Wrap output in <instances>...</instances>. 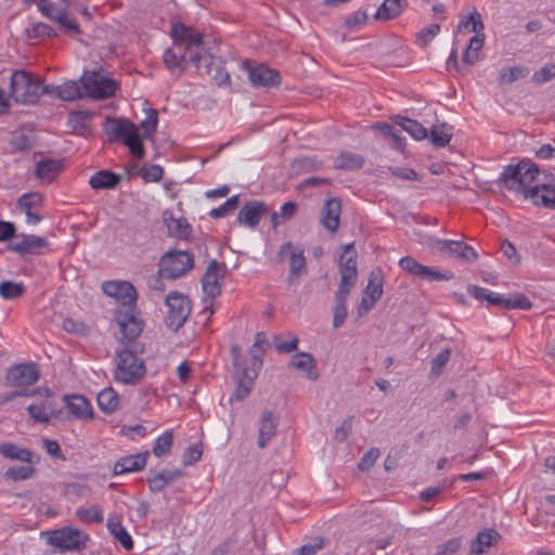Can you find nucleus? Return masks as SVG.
<instances>
[{
    "label": "nucleus",
    "instance_id": "nucleus-10",
    "mask_svg": "<svg viewBox=\"0 0 555 555\" xmlns=\"http://www.w3.org/2000/svg\"><path fill=\"white\" fill-rule=\"evenodd\" d=\"M262 365V358L258 354H253L251 366L243 367L242 370L234 371V379L236 383L235 391L231 396L230 401L244 400L247 398L254 387V380L258 375V371Z\"/></svg>",
    "mask_w": 555,
    "mask_h": 555
},
{
    "label": "nucleus",
    "instance_id": "nucleus-54",
    "mask_svg": "<svg viewBox=\"0 0 555 555\" xmlns=\"http://www.w3.org/2000/svg\"><path fill=\"white\" fill-rule=\"evenodd\" d=\"M321 163L314 156H304L298 157L293 160L292 163V169L294 171H304V172H310L313 170H317L320 167Z\"/></svg>",
    "mask_w": 555,
    "mask_h": 555
},
{
    "label": "nucleus",
    "instance_id": "nucleus-1",
    "mask_svg": "<svg viewBox=\"0 0 555 555\" xmlns=\"http://www.w3.org/2000/svg\"><path fill=\"white\" fill-rule=\"evenodd\" d=\"M102 291L120 302L121 307L115 310L114 319L120 327L122 343H132L143 330V322L135 314V287L127 281H106L102 284Z\"/></svg>",
    "mask_w": 555,
    "mask_h": 555
},
{
    "label": "nucleus",
    "instance_id": "nucleus-61",
    "mask_svg": "<svg viewBox=\"0 0 555 555\" xmlns=\"http://www.w3.org/2000/svg\"><path fill=\"white\" fill-rule=\"evenodd\" d=\"M91 488L86 483L69 482L64 487V493L77 498H88L91 495Z\"/></svg>",
    "mask_w": 555,
    "mask_h": 555
},
{
    "label": "nucleus",
    "instance_id": "nucleus-4",
    "mask_svg": "<svg viewBox=\"0 0 555 555\" xmlns=\"http://www.w3.org/2000/svg\"><path fill=\"white\" fill-rule=\"evenodd\" d=\"M539 173V166L531 159L524 158L516 165L506 166L501 172L499 181L507 190L526 196V192L532 188L530 185L537 180Z\"/></svg>",
    "mask_w": 555,
    "mask_h": 555
},
{
    "label": "nucleus",
    "instance_id": "nucleus-40",
    "mask_svg": "<svg viewBox=\"0 0 555 555\" xmlns=\"http://www.w3.org/2000/svg\"><path fill=\"white\" fill-rule=\"evenodd\" d=\"M349 295L344 291H337L335 293V306H334V318H333V326L334 328L340 327L346 318H347V307L346 301Z\"/></svg>",
    "mask_w": 555,
    "mask_h": 555
},
{
    "label": "nucleus",
    "instance_id": "nucleus-41",
    "mask_svg": "<svg viewBox=\"0 0 555 555\" xmlns=\"http://www.w3.org/2000/svg\"><path fill=\"white\" fill-rule=\"evenodd\" d=\"M166 222L168 232L173 237L188 238L192 233V227L184 218L170 217Z\"/></svg>",
    "mask_w": 555,
    "mask_h": 555
},
{
    "label": "nucleus",
    "instance_id": "nucleus-33",
    "mask_svg": "<svg viewBox=\"0 0 555 555\" xmlns=\"http://www.w3.org/2000/svg\"><path fill=\"white\" fill-rule=\"evenodd\" d=\"M406 7L405 0H384L375 13L378 21H389L398 17Z\"/></svg>",
    "mask_w": 555,
    "mask_h": 555
},
{
    "label": "nucleus",
    "instance_id": "nucleus-44",
    "mask_svg": "<svg viewBox=\"0 0 555 555\" xmlns=\"http://www.w3.org/2000/svg\"><path fill=\"white\" fill-rule=\"evenodd\" d=\"M483 29L481 15L475 11L468 16H462L457 25V30L463 33L474 31L479 34Z\"/></svg>",
    "mask_w": 555,
    "mask_h": 555
},
{
    "label": "nucleus",
    "instance_id": "nucleus-45",
    "mask_svg": "<svg viewBox=\"0 0 555 555\" xmlns=\"http://www.w3.org/2000/svg\"><path fill=\"white\" fill-rule=\"evenodd\" d=\"M364 164V159L361 155L343 152L335 160V168L337 169H358Z\"/></svg>",
    "mask_w": 555,
    "mask_h": 555
},
{
    "label": "nucleus",
    "instance_id": "nucleus-35",
    "mask_svg": "<svg viewBox=\"0 0 555 555\" xmlns=\"http://www.w3.org/2000/svg\"><path fill=\"white\" fill-rule=\"evenodd\" d=\"M107 529L109 533L118 540V542L121 544V546L130 551L133 548V540L129 532L126 530V528L121 525L118 518L111 517L107 520Z\"/></svg>",
    "mask_w": 555,
    "mask_h": 555
},
{
    "label": "nucleus",
    "instance_id": "nucleus-28",
    "mask_svg": "<svg viewBox=\"0 0 555 555\" xmlns=\"http://www.w3.org/2000/svg\"><path fill=\"white\" fill-rule=\"evenodd\" d=\"M278 423L270 411H264L260 417L258 447L266 448L268 442L276 435Z\"/></svg>",
    "mask_w": 555,
    "mask_h": 555
},
{
    "label": "nucleus",
    "instance_id": "nucleus-55",
    "mask_svg": "<svg viewBox=\"0 0 555 555\" xmlns=\"http://www.w3.org/2000/svg\"><path fill=\"white\" fill-rule=\"evenodd\" d=\"M325 542L326 540L324 538L314 537L300 547L296 548L295 552L297 555H315L325 546Z\"/></svg>",
    "mask_w": 555,
    "mask_h": 555
},
{
    "label": "nucleus",
    "instance_id": "nucleus-49",
    "mask_svg": "<svg viewBox=\"0 0 555 555\" xmlns=\"http://www.w3.org/2000/svg\"><path fill=\"white\" fill-rule=\"evenodd\" d=\"M76 516L85 522L101 524L103 521L102 509L98 505L90 507H79L76 511Z\"/></svg>",
    "mask_w": 555,
    "mask_h": 555
},
{
    "label": "nucleus",
    "instance_id": "nucleus-42",
    "mask_svg": "<svg viewBox=\"0 0 555 555\" xmlns=\"http://www.w3.org/2000/svg\"><path fill=\"white\" fill-rule=\"evenodd\" d=\"M482 47H483V35L477 34L476 36L470 38V40L466 47V50L463 54L462 62L468 66L474 65L479 59L478 52L481 50Z\"/></svg>",
    "mask_w": 555,
    "mask_h": 555
},
{
    "label": "nucleus",
    "instance_id": "nucleus-38",
    "mask_svg": "<svg viewBox=\"0 0 555 555\" xmlns=\"http://www.w3.org/2000/svg\"><path fill=\"white\" fill-rule=\"evenodd\" d=\"M0 454L5 459L17 460L23 463H33V453L30 450L21 448L11 442L0 444Z\"/></svg>",
    "mask_w": 555,
    "mask_h": 555
},
{
    "label": "nucleus",
    "instance_id": "nucleus-36",
    "mask_svg": "<svg viewBox=\"0 0 555 555\" xmlns=\"http://www.w3.org/2000/svg\"><path fill=\"white\" fill-rule=\"evenodd\" d=\"M41 203V197L36 193H28L22 195L17 199L18 208L26 214L28 223H37L41 220V217L31 211V209Z\"/></svg>",
    "mask_w": 555,
    "mask_h": 555
},
{
    "label": "nucleus",
    "instance_id": "nucleus-13",
    "mask_svg": "<svg viewBox=\"0 0 555 555\" xmlns=\"http://www.w3.org/2000/svg\"><path fill=\"white\" fill-rule=\"evenodd\" d=\"M86 535L78 529L61 528L51 532L49 543L62 551H79L85 545Z\"/></svg>",
    "mask_w": 555,
    "mask_h": 555
},
{
    "label": "nucleus",
    "instance_id": "nucleus-30",
    "mask_svg": "<svg viewBox=\"0 0 555 555\" xmlns=\"http://www.w3.org/2000/svg\"><path fill=\"white\" fill-rule=\"evenodd\" d=\"M291 367L307 373V377L311 380L319 378V374L314 371L315 360L308 352H298L294 354L288 364Z\"/></svg>",
    "mask_w": 555,
    "mask_h": 555
},
{
    "label": "nucleus",
    "instance_id": "nucleus-51",
    "mask_svg": "<svg viewBox=\"0 0 555 555\" xmlns=\"http://www.w3.org/2000/svg\"><path fill=\"white\" fill-rule=\"evenodd\" d=\"M56 22L66 33L79 34L80 27L77 21L72 17L66 7H62V13L57 15Z\"/></svg>",
    "mask_w": 555,
    "mask_h": 555
},
{
    "label": "nucleus",
    "instance_id": "nucleus-34",
    "mask_svg": "<svg viewBox=\"0 0 555 555\" xmlns=\"http://www.w3.org/2000/svg\"><path fill=\"white\" fill-rule=\"evenodd\" d=\"M393 121L415 140L420 141L428 137V130L417 120L398 115L393 117Z\"/></svg>",
    "mask_w": 555,
    "mask_h": 555
},
{
    "label": "nucleus",
    "instance_id": "nucleus-9",
    "mask_svg": "<svg viewBox=\"0 0 555 555\" xmlns=\"http://www.w3.org/2000/svg\"><path fill=\"white\" fill-rule=\"evenodd\" d=\"M85 93L95 100H104L114 96L118 83L113 78L104 77L96 72L87 73L81 78Z\"/></svg>",
    "mask_w": 555,
    "mask_h": 555
},
{
    "label": "nucleus",
    "instance_id": "nucleus-59",
    "mask_svg": "<svg viewBox=\"0 0 555 555\" xmlns=\"http://www.w3.org/2000/svg\"><path fill=\"white\" fill-rule=\"evenodd\" d=\"M37 8L43 16L51 21H55L57 15L62 13V7L55 5L50 0H38Z\"/></svg>",
    "mask_w": 555,
    "mask_h": 555
},
{
    "label": "nucleus",
    "instance_id": "nucleus-26",
    "mask_svg": "<svg viewBox=\"0 0 555 555\" xmlns=\"http://www.w3.org/2000/svg\"><path fill=\"white\" fill-rule=\"evenodd\" d=\"M500 538V533L494 529L479 531L470 542L469 555L483 554L488 547L495 545Z\"/></svg>",
    "mask_w": 555,
    "mask_h": 555
},
{
    "label": "nucleus",
    "instance_id": "nucleus-17",
    "mask_svg": "<svg viewBox=\"0 0 555 555\" xmlns=\"http://www.w3.org/2000/svg\"><path fill=\"white\" fill-rule=\"evenodd\" d=\"M269 212L270 209L263 202L249 201L240 209L236 221L240 225L255 229Z\"/></svg>",
    "mask_w": 555,
    "mask_h": 555
},
{
    "label": "nucleus",
    "instance_id": "nucleus-14",
    "mask_svg": "<svg viewBox=\"0 0 555 555\" xmlns=\"http://www.w3.org/2000/svg\"><path fill=\"white\" fill-rule=\"evenodd\" d=\"M399 267L409 274L426 280L428 282L449 281L453 278L452 273L440 272L431 267L424 266L411 256L402 257L399 260Z\"/></svg>",
    "mask_w": 555,
    "mask_h": 555
},
{
    "label": "nucleus",
    "instance_id": "nucleus-7",
    "mask_svg": "<svg viewBox=\"0 0 555 555\" xmlns=\"http://www.w3.org/2000/svg\"><path fill=\"white\" fill-rule=\"evenodd\" d=\"M194 267V258L184 250H169L159 260V276L177 280L184 276Z\"/></svg>",
    "mask_w": 555,
    "mask_h": 555
},
{
    "label": "nucleus",
    "instance_id": "nucleus-27",
    "mask_svg": "<svg viewBox=\"0 0 555 555\" xmlns=\"http://www.w3.org/2000/svg\"><path fill=\"white\" fill-rule=\"evenodd\" d=\"M452 137V126L448 125L447 122H437L430 127L427 138L435 147L441 149L450 143Z\"/></svg>",
    "mask_w": 555,
    "mask_h": 555
},
{
    "label": "nucleus",
    "instance_id": "nucleus-48",
    "mask_svg": "<svg viewBox=\"0 0 555 555\" xmlns=\"http://www.w3.org/2000/svg\"><path fill=\"white\" fill-rule=\"evenodd\" d=\"M88 118L89 114L87 112H73L69 114L68 121L73 126L74 130L78 131L82 135H87L91 133Z\"/></svg>",
    "mask_w": 555,
    "mask_h": 555
},
{
    "label": "nucleus",
    "instance_id": "nucleus-64",
    "mask_svg": "<svg viewBox=\"0 0 555 555\" xmlns=\"http://www.w3.org/2000/svg\"><path fill=\"white\" fill-rule=\"evenodd\" d=\"M380 452L378 448H371L361 459L359 468L362 472L369 470L374 466L375 462L379 457Z\"/></svg>",
    "mask_w": 555,
    "mask_h": 555
},
{
    "label": "nucleus",
    "instance_id": "nucleus-5",
    "mask_svg": "<svg viewBox=\"0 0 555 555\" xmlns=\"http://www.w3.org/2000/svg\"><path fill=\"white\" fill-rule=\"evenodd\" d=\"M46 92H50L49 87H43L38 76L23 69L12 73L10 94L17 103L34 104Z\"/></svg>",
    "mask_w": 555,
    "mask_h": 555
},
{
    "label": "nucleus",
    "instance_id": "nucleus-16",
    "mask_svg": "<svg viewBox=\"0 0 555 555\" xmlns=\"http://www.w3.org/2000/svg\"><path fill=\"white\" fill-rule=\"evenodd\" d=\"M39 371L34 363H21L7 371V384L12 387H26L39 379Z\"/></svg>",
    "mask_w": 555,
    "mask_h": 555
},
{
    "label": "nucleus",
    "instance_id": "nucleus-11",
    "mask_svg": "<svg viewBox=\"0 0 555 555\" xmlns=\"http://www.w3.org/2000/svg\"><path fill=\"white\" fill-rule=\"evenodd\" d=\"M243 68L248 75L249 82L256 88H274L281 85V75L276 69L270 68L264 64H253L245 60Z\"/></svg>",
    "mask_w": 555,
    "mask_h": 555
},
{
    "label": "nucleus",
    "instance_id": "nucleus-57",
    "mask_svg": "<svg viewBox=\"0 0 555 555\" xmlns=\"http://www.w3.org/2000/svg\"><path fill=\"white\" fill-rule=\"evenodd\" d=\"M158 124V115L157 111L149 109L146 114V118L141 121L140 126L144 130V138L150 139L154 135L157 129Z\"/></svg>",
    "mask_w": 555,
    "mask_h": 555
},
{
    "label": "nucleus",
    "instance_id": "nucleus-22",
    "mask_svg": "<svg viewBox=\"0 0 555 555\" xmlns=\"http://www.w3.org/2000/svg\"><path fill=\"white\" fill-rule=\"evenodd\" d=\"M341 212L340 199L333 197L328 198L321 210V223L331 233H335L339 227Z\"/></svg>",
    "mask_w": 555,
    "mask_h": 555
},
{
    "label": "nucleus",
    "instance_id": "nucleus-32",
    "mask_svg": "<svg viewBox=\"0 0 555 555\" xmlns=\"http://www.w3.org/2000/svg\"><path fill=\"white\" fill-rule=\"evenodd\" d=\"M62 162L56 159H42L36 164L35 175L38 179L52 182L62 170Z\"/></svg>",
    "mask_w": 555,
    "mask_h": 555
},
{
    "label": "nucleus",
    "instance_id": "nucleus-39",
    "mask_svg": "<svg viewBox=\"0 0 555 555\" xmlns=\"http://www.w3.org/2000/svg\"><path fill=\"white\" fill-rule=\"evenodd\" d=\"M10 145L15 152H25L35 145V138L30 130L23 128L14 131L10 138Z\"/></svg>",
    "mask_w": 555,
    "mask_h": 555
},
{
    "label": "nucleus",
    "instance_id": "nucleus-31",
    "mask_svg": "<svg viewBox=\"0 0 555 555\" xmlns=\"http://www.w3.org/2000/svg\"><path fill=\"white\" fill-rule=\"evenodd\" d=\"M96 401L100 410L105 414H113L120 408V397L112 387L102 389L98 393Z\"/></svg>",
    "mask_w": 555,
    "mask_h": 555
},
{
    "label": "nucleus",
    "instance_id": "nucleus-18",
    "mask_svg": "<svg viewBox=\"0 0 555 555\" xmlns=\"http://www.w3.org/2000/svg\"><path fill=\"white\" fill-rule=\"evenodd\" d=\"M17 241L12 242L8 245V248L17 255L24 257L27 255H37L40 249L48 245L44 237L37 236L34 234H18Z\"/></svg>",
    "mask_w": 555,
    "mask_h": 555
},
{
    "label": "nucleus",
    "instance_id": "nucleus-52",
    "mask_svg": "<svg viewBox=\"0 0 555 555\" xmlns=\"http://www.w3.org/2000/svg\"><path fill=\"white\" fill-rule=\"evenodd\" d=\"M173 441V435L171 430H166L159 436L153 447V454L157 457H162L169 452Z\"/></svg>",
    "mask_w": 555,
    "mask_h": 555
},
{
    "label": "nucleus",
    "instance_id": "nucleus-12",
    "mask_svg": "<svg viewBox=\"0 0 555 555\" xmlns=\"http://www.w3.org/2000/svg\"><path fill=\"white\" fill-rule=\"evenodd\" d=\"M227 273V266L212 259L208 262L204 275L202 276V287L205 295L209 298H216L221 294V283Z\"/></svg>",
    "mask_w": 555,
    "mask_h": 555
},
{
    "label": "nucleus",
    "instance_id": "nucleus-25",
    "mask_svg": "<svg viewBox=\"0 0 555 555\" xmlns=\"http://www.w3.org/2000/svg\"><path fill=\"white\" fill-rule=\"evenodd\" d=\"M339 273L340 283L337 291H344L347 295H349L351 288L356 285L358 278L356 257H349L345 259L340 264Z\"/></svg>",
    "mask_w": 555,
    "mask_h": 555
},
{
    "label": "nucleus",
    "instance_id": "nucleus-56",
    "mask_svg": "<svg viewBox=\"0 0 555 555\" xmlns=\"http://www.w3.org/2000/svg\"><path fill=\"white\" fill-rule=\"evenodd\" d=\"M35 472L33 466H17L8 468L4 475L13 481H22L30 478Z\"/></svg>",
    "mask_w": 555,
    "mask_h": 555
},
{
    "label": "nucleus",
    "instance_id": "nucleus-19",
    "mask_svg": "<svg viewBox=\"0 0 555 555\" xmlns=\"http://www.w3.org/2000/svg\"><path fill=\"white\" fill-rule=\"evenodd\" d=\"M286 256H289V276L288 281L292 283L297 280V278L305 271L306 269V258L304 256L302 249H294L292 242L284 243L279 253L278 258L280 261H283Z\"/></svg>",
    "mask_w": 555,
    "mask_h": 555
},
{
    "label": "nucleus",
    "instance_id": "nucleus-50",
    "mask_svg": "<svg viewBox=\"0 0 555 555\" xmlns=\"http://www.w3.org/2000/svg\"><path fill=\"white\" fill-rule=\"evenodd\" d=\"M240 205V196L233 195L232 197L228 198L223 204H221L217 208H212L209 212V216L214 219H219L227 217L232 211H234Z\"/></svg>",
    "mask_w": 555,
    "mask_h": 555
},
{
    "label": "nucleus",
    "instance_id": "nucleus-62",
    "mask_svg": "<svg viewBox=\"0 0 555 555\" xmlns=\"http://www.w3.org/2000/svg\"><path fill=\"white\" fill-rule=\"evenodd\" d=\"M451 351L449 349L441 350L433 360H431V372L436 375L441 374L442 369L447 365L450 360Z\"/></svg>",
    "mask_w": 555,
    "mask_h": 555
},
{
    "label": "nucleus",
    "instance_id": "nucleus-43",
    "mask_svg": "<svg viewBox=\"0 0 555 555\" xmlns=\"http://www.w3.org/2000/svg\"><path fill=\"white\" fill-rule=\"evenodd\" d=\"M26 292L22 282L3 281L0 283V296L5 300H14L24 296Z\"/></svg>",
    "mask_w": 555,
    "mask_h": 555
},
{
    "label": "nucleus",
    "instance_id": "nucleus-8",
    "mask_svg": "<svg viewBox=\"0 0 555 555\" xmlns=\"http://www.w3.org/2000/svg\"><path fill=\"white\" fill-rule=\"evenodd\" d=\"M166 306L168 307L166 325L172 331H178L191 313V301L183 294L171 292L166 297Z\"/></svg>",
    "mask_w": 555,
    "mask_h": 555
},
{
    "label": "nucleus",
    "instance_id": "nucleus-21",
    "mask_svg": "<svg viewBox=\"0 0 555 555\" xmlns=\"http://www.w3.org/2000/svg\"><path fill=\"white\" fill-rule=\"evenodd\" d=\"M488 302L490 305H493L499 308L503 309H522V310H529L531 308V302L527 296L524 294H514L509 297H505L502 294L490 292V295H488Z\"/></svg>",
    "mask_w": 555,
    "mask_h": 555
},
{
    "label": "nucleus",
    "instance_id": "nucleus-3",
    "mask_svg": "<svg viewBox=\"0 0 555 555\" xmlns=\"http://www.w3.org/2000/svg\"><path fill=\"white\" fill-rule=\"evenodd\" d=\"M104 131L111 142L120 140L130 151L133 157L143 158L145 155L142 137L137 126L126 118L107 117Z\"/></svg>",
    "mask_w": 555,
    "mask_h": 555
},
{
    "label": "nucleus",
    "instance_id": "nucleus-47",
    "mask_svg": "<svg viewBox=\"0 0 555 555\" xmlns=\"http://www.w3.org/2000/svg\"><path fill=\"white\" fill-rule=\"evenodd\" d=\"M57 96L64 101H75L80 99L82 93L81 89L75 81H67L55 88Z\"/></svg>",
    "mask_w": 555,
    "mask_h": 555
},
{
    "label": "nucleus",
    "instance_id": "nucleus-2",
    "mask_svg": "<svg viewBox=\"0 0 555 555\" xmlns=\"http://www.w3.org/2000/svg\"><path fill=\"white\" fill-rule=\"evenodd\" d=\"M171 35L173 40L171 49L178 56L184 60V63L190 62L199 68L201 62L206 61V57L202 54L203 34L182 23H178L172 26Z\"/></svg>",
    "mask_w": 555,
    "mask_h": 555
},
{
    "label": "nucleus",
    "instance_id": "nucleus-37",
    "mask_svg": "<svg viewBox=\"0 0 555 555\" xmlns=\"http://www.w3.org/2000/svg\"><path fill=\"white\" fill-rule=\"evenodd\" d=\"M384 274L379 268H375L371 271L369 282L364 288V296L369 297L373 301H377L383 295Z\"/></svg>",
    "mask_w": 555,
    "mask_h": 555
},
{
    "label": "nucleus",
    "instance_id": "nucleus-23",
    "mask_svg": "<svg viewBox=\"0 0 555 555\" xmlns=\"http://www.w3.org/2000/svg\"><path fill=\"white\" fill-rule=\"evenodd\" d=\"M526 198L531 199L538 206L554 207L555 183H541L532 186L526 192Z\"/></svg>",
    "mask_w": 555,
    "mask_h": 555
},
{
    "label": "nucleus",
    "instance_id": "nucleus-63",
    "mask_svg": "<svg viewBox=\"0 0 555 555\" xmlns=\"http://www.w3.org/2000/svg\"><path fill=\"white\" fill-rule=\"evenodd\" d=\"M164 62L169 70H173L176 68L183 69L184 60H182L178 54L171 49H167L164 53Z\"/></svg>",
    "mask_w": 555,
    "mask_h": 555
},
{
    "label": "nucleus",
    "instance_id": "nucleus-46",
    "mask_svg": "<svg viewBox=\"0 0 555 555\" xmlns=\"http://www.w3.org/2000/svg\"><path fill=\"white\" fill-rule=\"evenodd\" d=\"M29 416L37 423L47 424L50 422L53 410L48 403L30 404L27 406Z\"/></svg>",
    "mask_w": 555,
    "mask_h": 555
},
{
    "label": "nucleus",
    "instance_id": "nucleus-20",
    "mask_svg": "<svg viewBox=\"0 0 555 555\" xmlns=\"http://www.w3.org/2000/svg\"><path fill=\"white\" fill-rule=\"evenodd\" d=\"M64 401L70 413L76 420L91 421L94 417V411L89 400L82 395H66Z\"/></svg>",
    "mask_w": 555,
    "mask_h": 555
},
{
    "label": "nucleus",
    "instance_id": "nucleus-58",
    "mask_svg": "<svg viewBox=\"0 0 555 555\" xmlns=\"http://www.w3.org/2000/svg\"><path fill=\"white\" fill-rule=\"evenodd\" d=\"M207 67V74L211 75L215 82L221 87V86H228L230 83V75L228 72H224L219 65L215 64L214 62H210L206 65Z\"/></svg>",
    "mask_w": 555,
    "mask_h": 555
},
{
    "label": "nucleus",
    "instance_id": "nucleus-53",
    "mask_svg": "<svg viewBox=\"0 0 555 555\" xmlns=\"http://www.w3.org/2000/svg\"><path fill=\"white\" fill-rule=\"evenodd\" d=\"M528 73L529 70L521 66L508 67L502 70L499 80L501 83L509 85L514 81L525 78Z\"/></svg>",
    "mask_w": 555,
    "mask_h": 555
},
{
    "label": "nucleus",
    "instance_id": "nucleus-29",
    "mask_svg": "<svg viewBox=\"0 0 555 555\" xmlns=\"http://www.w3.org/2000/svg\"><path fill=\"white\" fill-rule=\"evenodd\" d=\"M120 181L121 177L119 175L104 169L91 176L89 184L94 190H112L115 189Z\"/></svg>",
    "mask_w": 555,
    "mask_h": 555
},
{
    "label": "nucleus",
    "instance_id": "nucleus-60",
    "mask_svg": "<svg viewBox=\"0 0 555 555\" xmlns=\"http://www.w3.org/2000/svg\"><path fill=\"white\" fill-rule=\"evenodd\" d=\"M555 77V64H546L532 75V81L540 86Z\"/></svg>",
    "mask_w": 555,
    "mask_h": 555
},
{
    "label": "nucleus",
    "instance_id": "nucleus-15",
    "mask_svg": "<svg viewBox=\"0 0 555 555\" xmlns=\"http://www.w3.org/2000/svg\"><path fill=\"white\" fill-rule=\"evenodd\" d=\"M433 247L443 255L459 258L465 262H474L478 258V253L462 241L436 240Z\"/></svg>",
    "mask_w": 555,
    "mask_h": 555
},
{
    "label": "nucleus",
    "instance_id": "nucleus-24",
    "mask_svg": "<svg viewBox=\"0 0 555 555\" xmlns=\"http://www.w3.org/2000/svg\"><path fill=\"white\" fill-rule=\"evenodd\" d=\"M147 456L149 452L145 451L134 455H127L121 457L114 465V475H122L142 470L146 465Z\"/></svg>",
    "mask_w": 555,
    "mask_h": 555
},
{
    "label": "nucleus",
    "instance_id": "nucleus-6",
    "mask_svg": "<svg viewBox=\"0 0 555 555\" xmlns=\"http://www.w3.org/2000/svg\"><path fill=\"white\" fill-rule=\"evenodd\" d=\"M118 362L114 373L116 382L126 385L138 384L146 373L143 360L139 359L137 351L130 349L127 345L117 351Z\"/></svg>",
    "mask_w": 555,
    "mask_h": 555
}]
</instances>
